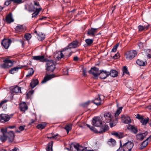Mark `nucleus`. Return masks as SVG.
<instances>
[{
  "label": "nucleus",
  "instance_id": "54",
  "mask_svg": "<svg viewBox=\"0 0 151 151\" xmlns=\"http://www.w3.org/2000/svg\"><path fill=\"white\" fill-rule=\"evenodd\" d=\"M136 118L137 119H141V120L143 118V116H141L139 114H137V115Z\"/></svg>",
  "mask_w": 151,
  "mask_h": 151
},
{
  "label": "nucleus",
  "instance_id": "20",
  "mask_svg": "<svg viewBox=\"0 0 151 151\" xmlns=\"http://www.w3.org/2000/svg\"><path fill=\"white\" fill-rule=\"evenodd\" d=\"M127 129L128 130H130L132 133L134 134H137L138 132L137 127L134 126L129 125L127 127Z\"/></svg>",
  "mask_w": 151,
  "mask_h": 151
},
{
  "label": "nucleus",
  "instance_id": "19",
  "mask_svg": "<svg viewBox=\"0 0 151 151\" xmlns=\"http://www.w3.org/2000/svg\"><path fill=\"white\" fill-rule=\"evenodd\" d=\"M151 135L149 137L147 138V139L145 140L140 145L139 147V148L140 150L143 149V148H144L145 147L147 146L148 144L147 141H148L149 142H150L151 141Z\"/></svg>",
  "mask_w": 151,
  "mask_h": 151
},
{
  "label": "nucleus",
  "instance_id": "8",
  "mask_svg": "<svg viewBox=\"0 0 151 151\" xmlns=\"http://www.w3.org/2000/svg\"><path fill=\"white\" fill-rule=\"evenodd\" d=\"M63 53L64 57L65 58H67L71 56L73 52H72L71 50L67 46L64 48L62 50Z\"/></svg>",
  "mask_w": 151,
  "mask_h": 151
},
{
  "label": "nucleus",
  "instance_id": "6",
  "mask_svg": "<svg viewBox=\"0 0 151 151\" xmlns=\"http://www.w3.org/2000/svg\"><path fill=\"white\" fill-rule=\"evenodd\" d=\"M137 52L135 50H131L127 52L125 54L126 58L129 60H132L137 55Z\"/></svg>",
  "mask_w": 151,
  "mask_h": 151
},
{
  "label": "nucleus",
  "instance_id": "35",
  "mask_svg": "<svg viewBox=\"0 0 151 151\" xmlns=\"http://www.w3.org/2000/svg\"><path fill=\"white\" fill-rule=\"evenodd\" d=\"M24 66H23L20 67H15L12 68L9 70V73L11 74H13L15 72V71H18L19 69H21Z\"/></svg>",
  "mask_w": 151,
  "mask_h": 151
},
{
  "label": "nucleus",
  "instance_id": "36",
  "mask_svg": "<svg viewBox=\"0 0 151 151\" xmlns=\"http://www.w3.org/2000/svg\"><path fill=\"white\" fill-rule=\"evenodd\" d=\"M73 146L77 150V151H79L80 150L79 147L80 145L79 144L76 143H72L70 145V148H72Z\"/></svg>",
  "mask_w": 151,
  "mask_h": 151
},
{
  "label": "nucleus",
  "instance_id": "9",
  "mask_svg": "<svg viewBox=\"0 0 151 151\" xmlns=\"http://www.w3.org/2000/svg\"><path fill=\"white\" fill-rule=\"evenodd\" d=\"M102 124V122L100 118L95 117L93 118L92 122V125L95 127H99Z\"/></svg>",
  "mask_w": 151,
  "mask_h": 151
},
{
  "label": "nucleus",
  "instance_id": "53",
  "mask_svg": "<svg viewBox=\"0 0 151 151\" xmlns=\"http://www.w3.org/2000/svg\"><path fill=\"white\" fill-rule=\"evenodd\" d=\"M12 0H7L4 3V4L6 6H8L11 3Z\"/></svg>",
  "mask_w": 151,
  "mask_h": 151
},
{
  "label": "nucleus",
  "instance_id": "13",
  "mask_svg": "<svg viewBox=\"0 0 151 151\" xmlns=\"http://www.w3.org/2000/svg\"><path fill=\"white\" fill-rule=\"evenodd\" d=\"M25 26L24 25L18 24L15 28L16 33L23 32L26 30Z\"/></svg>",
  "mask_w": 151,
  "mask_h": 151
},
{
  "label": "nucleus",
  "instance_id": "15",
  "mask_svg": "<svg viewBox=\"0 0 151 151\" xmlns=\"http://www.w3.org/2000/svg\"><path fill=\"white\" fill-rule=\"evenodd\" d=\"M33 59L35 60H39L41 62H46L47 61V59L45 58L44 55H39L33 56Z\"/></svg>",
  "mask_w": 151,
  "mask_h": 151
},
{
  "label": "nucleus",
  "instance_id": "39",
  "mask_svg": "<svg viewBox=\"0 0 151 151\" xmlns=\"http://www.w3.org/2000/svg\"><path fill=\"white\" fill-rule=\"evenodd\" d=\"M123 108V107H118L117 110L116 111L115 113V117H117L119 114L121 113L122 111V110Z\"/></svg>",
  "mask_w": 151,
  "mask_h": 151
},
{
  "label": "nucleus",
  "instance_id": "55",
  "mask_svg": "<svg viewBox=\"0 0 151 151\" xmlns=\"http://www.w3.org/2000/svg\"><path fill=\"white\" fill-rule=\"evenodd\" d=\"M109 142H111L112 143L113 145H115L116 144V141L113 139L111 138L110 139V140Z\"/></svg>",
  "mask_w": 151,
  "mask_h": 151
},
{
  "label": "nucleus",
  "instance_id": "56",
  "mask_svg": "<svg viewBox=\"0 0 151 151\" xmlns=\"http://www.w3.org/2000/svg\"><path fill=\"white\" fill-rule=\"evenodd\" d=\"M1 132L3 133V134H6V133L7 132L6 129H1Z\"/></svg>",
  "mask_w": 151,
  "mask_h": 151
},
{
  "label": "nucleus",
  "instance_id": "50",
  "mask_svg": "<svg viewBox=\"0 0 151 151\" xmlns=\"http://www.w3.org/2000/svg\"><path fill=\"white\" fill-rule=\"evenodd\" d=\"M12 18L13 17L12 13H9L6 16L5 19H12Z\"/></svg>",
  "mask_w": 151,
  "mask_h": 151
},
{
  "label": "nucleus",
  "instance_id": "16",
  "mask_svg": "<svg viewBox=\"0 0 151 151\" xmlns=\"http://www.w3.org/2000/svg\"><path fill=\"white\" fill-rule=\"evenodd\" d=\"M34 33L36 35L39 40L42 41L45 39V35L43 33L40 32H38L36 30H35Z\"/></svg>",
  "mask_w": 151,
  "mask_h": 151
},
{
  "label": "nucleus",
  "instance_id": "58",
  "mask_svg": "<svg viewBox=\"0 0 151 151\" xmlns=\"http://www.w3.org/2000/svg\"><path fill=\"white\" fill-rule=\"evenodd\" d=\"M109 125L110 127H113L115 126L116 124L113 122H110L109 123Z\"/></svg>",
  "mask_w": 151,
  "mask_h": 151
},
{
  "label": "nucleus",
  "instance_id": "7",
  "mask_svg": "<svg viewBox=\"0 0 151 151\" xmlns=\"http://www.w3.org/2000/svg\"><path fill=\"white\" fill-rule=\"evenodd\" d=\"M13 114L8 115L6 114H1L0 115V122L2 123H5L9 121Z\"/></svg>",
  "mask_w": 151,
  "mask_h": 151
},
{
  "label": "nucleus",
  "instance_id": "29",
  "mask_svg": "<svg viewBox=\"0 0 151 151\" xmlns=\"http://www.w3.org/2000/svg\"><path fill=\"white\" fill-rule=\"evenodd\" d=\"M109 129V127L108 125L105 124L103 126L100 128V130L99 132V133H102L105 132Z\"/></svg>",
  "mask_w": 151,
  "mask_h": 151
},
{
  "label": "nucleus",
  "instance_id": "17",
  "mask_svg": "<svg viewBox=\"0 0 151 151\" xmlns=\"http://www.w3.org/2000/svg\"><path fill=\"white\" fill-rule=\"evenodd\" d=\"M107 73L108 74H107V75H106L104 77H103V78L106 77H107L109 75L113 77H116L118 76V72L115 70L112 69L111 70L110 72H107Z\"/></svg>",
  "mask_w": 151,
  "mask_h": 151
},
{
  "label": "nucleus",
  "instance_id": "3",
  "mask_svg": "<svg viewBox=\"0 0 151 151\" xmlns=\"http://www.w3.org/2000/svg\"><path fill=\"white\" fill-rule=\"evenodd\" d=\"M120 147L122 148L123 151H131L132 149L134 146V143L131 141H128L122 145L120 141Z\"/></svg>",
  "mask_w": 151,
  "mask_h": 151
},
{
  "label": "nucleus",
  "instance_id": "51",
  "mask_svg": "<svg viewBox=\"0 0 151 151\" xmlns=\"http://www.w3.org/2000/svg\"><path fill=\"white\" fill-rule=\"evenodd\" d=\"M7 24H10L14 21V19H3Z\"/></svg>",
  "mask_w": 151,
  "mask_h": 151
},
{
  "label": "nucleus",
  "instance_id": "47",
  "mask_svg": "<svg viewBox=\"0 0 151 151\" xmlns=\"http://www.w3.org/2000/svg\"><path fill=\"white\" fill-rule=\"evenodd\" d=\"M24 37L26 40H28L31 38V35L30 34L27 33L24 35Z\"/></svg>",
  "mask_w": 151,
  "mask_h": 151
},
{
  "label": "nucleus",
  "instance_id": "49",
  "mask_svg": "<svg viewBox=\"0 0 151 151\" xmlns=\"http://www.w3.org/2000/svg\"><path fill=\"white\" fill-rule=\"evenodd\" d=\"M25 126H20L19 127V129L20 130V131H19L18 130H17L16 132L18 133H20L21 131H23L24 129V127Z\"/></svg>",
  "mask_w": 151,
  "mask_h": 151
},
{
  "label": "nucleus",
  "instance_id": "38",
  "mask_svg": "<svg viewBox=\"0 0 151 151\" xmlns=\"http://www.w3.org/2000/svg\"><path fill=\"white\" fill-rule=\"evenodd\" d=\"M123 72L122 76H123L124 74H126L128 75H129V73L128 70L126 66H124L122 69Z\"/></svg>",
  "mask_w": 151,
  "mask_h": 151
},
{
  "label": "nucleus",
  "instance_id": "34",
  "mask_svg": "<svg viewBox=\"0 0 151 151\" xmlns=\"http://www.w3.org/2000/svg\"><path fill=\"white\" fill-rule=\"evenodd\" d=\"M46 123L45 122L38 124L37 126V128L39 129H44L46 126Z\"/></svg>",
  "mask_w": 151,
  "mask_h": 151
},
{
  "label": "nucleus",
  "instance_id": "4",
  "mask_svg": "<svg viewBox=\"0 0 151 151\" xmlns=\"http://www.w3.org/2000/svg\"><path fill=\"white\" fill-rule=\"evenodd\" d=\"M3 62V63L0 64L1 68L6 69L12 66L13 65V61L7 58L4 60Z\"/></svg>",
  "mask_w": 151,
  "mask_h": 151
},
{
  "label": "nucleus",
  "instance_id": "60",
  "mask_svg": "<svg viewBox=\"0 0 151 151\" xmlns=\"http://www.w3.org/2000/svg\"><path fill=\"white\" fill-rule=\"evenodd\" d=\"M36 120V117L35 116V120H34L33 119H31V122L29 123V124L31 125L32 124L34 123Z\"/></svg>",
  "mask_w": 151,
  "mask_h": 151
},
{
  "label": "nucleus",
  "instance_id": "30",
  "mask_svg": "<svg viewBox=\"0 0 151 151\" xmlns=\"http://www.w3.org/2000/svg\"><path fill=\"white\" fill-rule=\"evenodd\" d=\"M53 142L51 141L47 144V147L46 148V151H53Z\"/></svg>",
  "mask_w": 151,
  "mask_h": 151
},
{
  "label": "nucleus",
  "instance_id": "33",
  "mask_svg": "<svg viewBox=\"0 0 151 151\" xmlns=\"http://www.w3.org/2000/svg\"><path fill=\"white\" fill-rule=\"evenodd\" d=\"M111 134L119 139H120L122 137V134L121 132H114L111 133Z\"/></svg>",
  "mask_w": 151,
  "mask_h": 151
},
{
  "label": "nucleus",
  "instance_id": "61",
  "mask_svg": "<svg viewBox=\"0 0 151 151\" xmlns=\"http://www.w3.org/2000/svg\"><path fill=\"white\" fill-rule=\"evenodd\" d=\"M86 125L88 127H89L91 130H94V127L92 126L91 127L90 125L87 124H86Z\"/></svg>",
  "mask_w": 151,
  "mask_h": 151
},
{
  "label": "nucleus",
  "instance_id": "45",
  "mask_svg": "<svg viewBox=\"0 0 151 151\" xmlns=\"http://www.w3.org/2000/svg\"><path fill=\"white\" fill-rule=\"evenodd\" d=\"M146 53L147 54V56L149 58H151V50L150 49H147L146 50Z\"/></svg>",
  "mask_w": 151,
  "mask_h": 151
},
{
  "label": "nucleus",
  "instance_id": "62",
  "mask_svg": "<svg viewBox=\"0 0 151 151\" xmlns=\"http://www.w3.org/2000/svg\"><path fill=\"white\" fill-rule=\"evenodd\" d=\"M117 50V48H115L114 46L112 48L111 52H115Z\"/></svg>",
  "mask_w": 151,
  "mask_h": 151
},
{
  "label": "nucleus",
  "instance_id": "48",
  "mask_svg": "<svg viewBox=\"0 0 151 151\" xmlns=\"http://www.w3.org/2000/svg\"><path fill=\"white\" fill-rule=\"evenodd\" d=\"M90 102V101H88L87 102H86L82 104L81 105L83 107H86L88 106V105L89 104Z\"/></svg>",
  "mask_w": 151,
  "mask_h": 151
},
{
  "label": "nucleus",
  "instance_id": "28",
  "mask_svg": "<svg viewBox=\"0 0 151 151\" xmlns=\"http://www.w3.org/2000/svg\"><path fill=\"white\" fill-rule=\"evenodd\" d=\"M92 102L97 106L100 105L101 104V100L99 95L97 97L95 98V99L93 100Z\"/></svg>",
  "mask_w": 151,
  "mask_h": 151
},
{
  "label": "nucleus",
  "instance_id": "24",
  "mask_svg": "<svg viewBox=\"0 0 151 151\" xmlns=\"http://www.w3.org/2000/svg\"><path fill=\"white\" fill-rule=\"evenodd\" d=\"M19 107L20 110L24 112L27 110L28 108L26 103L25 102L20 103L19 105Z\"/></svg>",
  "mask_w": 151,
  "mask_h": 151
},
{
  "label": "nucleus",
  "instance_id": "10",
  "mask_svg": "<svg viewBox=\"0 0 151 151\" xmlns=\"http://www.w3.org/2000/svg\"><path fill=\"white\" fill-rule=\"evenodd\" d=\"M12 40L10 39H4L2 40L1 44L6 49H8L10 46Z\"/></svg>",
  "mask_w": 151,
  "mask_h": 151
},
{
  "label": "nucleus",
  "instance_id": "41",
  "mask_svg": "<svg viewBox=\"0 0 151 151\" xmlns=\"http://www.w3.org/2000/svg\"><path fill=\"white\" fill-rule=\"evenodd\" d=\"M65 58L64 57L63 53V52H62V50L60 52H58V55L57 56V58L58 60L61 59L62 58Z\"/></svg>",
  "mask_w": 151,
  "mask_h": 151
},
{
  "label": "nucleus",
  "instance_id": "23",
  "mask_svg": "<svg viewBox=\"0 0 151 151\" xmlns=\"http://www.w3.org/2000/svg\"><path fill=\"white\" fill-rule=\"evenodd\" d=\"M122 122L125 124H129L131 122V119L130 117L128 116H125L124 115L121 116Z\"/></svg>",
  "mask_w": 151,
  "mask_h": 151
},
{
  "label": "nucleus",
  "instance_id": "31",
  "mask_svg": "<svg viewBox=\"0 0 151 151\" xmlns=\"http://www.w3.org/2000/svg\"><path fill=\"white\" fill-rule=\"evenodd\" d=\"M137 64L140 66H144L146 65L147 63L146 61L145 62L143 60L138 59L136 61Z\"/></svg>",
  "mask_w": 151,
  "mask_h": 151
},
{
  "label": "nucleus",
  "instance_id": "25",
  "mask_svg": "<svg viewBox=\"0 0 151 151\" xmlns=\"http://www.w3.org/2000/svg\"><path fill=\"white\" fill-rule=\"evenodd\" d=\"M11 90L12 93H21V88L18 86L12 87Z\"/></svg>",
  "mask_w": 151,
  "mask_h": 151
},
{
  "label": "nucleus",
  "instance_id": "52",
  "mask_svg": "<svg viewBox=\"0 0 151 151\" xmlns=\"http://www.w3.org/2000/svg\"><path fill=\"white\" fill-rule=\"evenodd\" d=\"M138 28L139 29V31H142L145 29L144 27L143 26L141 25H139L138 26Z\"/></svg>",
  "mask_w": 151,
  "mask_h": 151
},
{
  "label": "nucleus",
  "instance_id": "26",
  "mask_svg": "<svg viewBox=\"0 0 151 151\" xmlns=\"http://www.w3.org/2000/svg\"><path fill=\"white\" fill-rule=\"evenodd\" d=\"M39 83V81L37 79H32L30 82V86L33 88L35 87Z\"/></svg>",
  "mask_w": 151,
  "mask_h": 151
},
{
  "label": "nucleus",
  "instance_id": "27",
  "mask_svg": "<svg viewBox=\"0 0 151 151\" xmlns=\"http://www.w3.org/2000/svg\"><path fill=\"white\" fill-rule=\"evenodd\" d=\"M7 100H4L2 101L0 103V109L2 108L4 110H5L7 109L6 102Z\"/></svg>",
  "mask_w": 151,
  "mask_h": 151
},
{
  "label": "nucleus",
  "instance_id": "63",
  "mask_svg": "<svg viewBox=\"0 0 151 151\" xmlns=\"http://www.w3.org/2000/svg\"><path fill=\"white\" fill-rule=\"evenodd\" d=\"M11 151H19V150L17 148L15 147L12 149Z\"/></svg>",
  "mask_w": 151,
  "mask_h": 151
},
{
  "label": "nucleus",
  "instance_id": "40",
  "mask_svg": "<svg viewBox=\"0 0 151 151\" xmlns=\"http://www.w3.org/2000/svg\"><path fill=\"white\" fill-rule=\"evenodd\" d=\"M28 70V73L26 75L27 77L32 76L34 73L33 69L32 68H29Z\"/></svg>",
  "mask_w": 151,
  "mask_h": 151
},
{
  "label": "nucleus",
  "instance_id": "12",
  "mask_svg": "<svg viewBox=\"0 0 151 151\" xmlns=\"http://www.w3.org/2000/svg\"><path fill=\"white\" fill-rule=\"evenodd\" d=\"M99 69L98 68L95 67L91 68V70H89L88 72L90 74L93 75L94 77H97L100 75V73H98Z\"/></svg>",
  "mask_w": 151,
  "mask_h": 151
},
{
  "label": "nucleus",
  "instance_id": "18",
  "mask_svg": "<svg viewBox=\"0 0 151 151\" xmlns=\"http://www.w3.org/2000/svg\"><path fill=\"white\" fill-rule=\"evenodd\" d=\"M97 29L91 28L90 29H88L87 35L94 37L95 35V33L97 32Z\"/></svg>",
  "mask_w": 151,
  "mask_h": 151
},
{
  "label": "nucleus",
  "instance_id": "5",
  "mask_svg": "<svg viewBox=\"0 0 151 151\" xmlns=\"http://www.w3.org/2000/svg\"><path fill=\"white\" fill-rule=\"evenodd\" d=\"M46 70L49 71L53 72L55 68V66L52 60H48L46 62Z\"/></svg>",
  "mask_w": 151,
  "mask_h": 151
},
{
  "label": "nucleus",
  "instance_id": "14",
  "mask_svg": "<svg viewBox=\"0 0 151 151\" xmlns=\"http://www.w3.org/2000/svg\"><path fill=\"white\" fill-rule=\"evenodd\" d=\"M81 45L79 42L78 41H74L67 46L70 49L79 47Z\"/></svg>",
  "mask_w": 151,
  "mask_h": 151
},
{
  "label": "nucleus",
  "instance_id": "46",
  "mask_svg": "<svg viewBox=\"0 0 151 151\" xmlns=\"http://www.w3.org/2000/svg\"><path fill=\"white\" fill-rule=\"evenodd\" d=\"M14 3L17 4H20L24 2V0H12Z\"/></svg>",
  "mask_w": 151,
  "mask_h": 151
},
{
  "label": "nucleus",
  "instance_id": "32",
  "mask_svg": "<svg viewBox=\"0 0 151 151\" xmlns=\"http://www.w3.org/2000/svg\"><path fill=\"white\" fill-rule=\"evenodd\" d=\"M101 72L99 73H100V78L101 79H105L107 77H106L104 78H103V77H104L105 76L107 75V74H108L106 70H101Z\"/></svg>",
  "mask_w": 151,
  "mask_h": 151
},
{
  "label": "nucleus",
  "instance_id": "2",
  "mask_svg": "<svg viewBox=\"0 0 151 151\" xmlns=\"http://www.w3.org/2000/svg\"><path fill=\"white\" fill-rule=\"evenodd\" d=\"M14 138V133L13 131H10L6 134H3L0 136V139L2 142L5 141L7 138L10 142H12Z\"/></svg>",
  "mask_w": 151,
  "mask_h": 151
},
{
  "label": "nucleus",
  "instance_id": "11",
  "mask_svg": "<svg viewBox=\"0 0 151 151\" xmlns=\"http://www.w3.org/2000/svg\"><path fill=\"white\" fill-rule=\"evenodd\" d=\"M104 117L102 118V119L105 123H108L111 122V115L109 112H106L104 114Z\"/></svg>",
  "mask_w": 151,
  "mask_h": 151
},
{
  "label": "nucleus",
  "instance_id": "44",
  "mask_svg": "<svg viewBox=\"0 0 151 151\" xmlns=\"http://www.w3.org/2000/svg\"><path fill=\"white\" fill-rule=\"evenodd\" d=\"M58 136H59V135L58 134H56L54 136H49V135H48L47 136V138L49 139H56Z\"/></svg>",
  "mask_w": 151,
  "mask_h": 151
},
{
  "label": "nucleus",
  "instance_id": "37",
  "mask_svg": "<svg viewBox=\"0 0 151 151\" xmlns=\"http://www.w3.org/2000/svg\"><path fill=\"white\" fill-rule=\"evenodd\" d=\"M72 124H69L66 125L64 129L66 130V131L68 134L69 132L72 129Z\"/></svg>",
  "mask_w": 151,
  "mask_h": 151
},
{
  "label": "nucleus",
  "instance_id": "42",
  "mask_svg": "<svg viewBox=\"0 0 151 151\" xmlns=\"http://www.w3.org/2000/svg\"><path fill=\"white\" fill-rule=\"evenodd\" d=\"M85 41L87 44V46H90L93 43V40L92 39H87L85 40Z\"/></svg>",
  "mask_w": 151,
  "mask_h": 151
},
{
  "label": "nucleus",
  "instance_id": "1",
  "mask_svg": "<svg viewBox=\"0 0 151 151\" xmlns=\"http://www.w3.org/2000/svg\"><path fill=\"white\" fill-rule=\"evenodd\" d=\"M25 6V9L29 12H32L35 11L32 14V18H36L37 16L42 9L41 7H39L38 8H36L32 5H30L28 4L26 5Z\"/></svg>",
  "mask_w": 151,
  "mask_h": 151
},
{
  "label": "nucleus",
  "instance_id": "43",
  "mask_svg": "<svg viewBox=\"0 0 151 151\" xmlns=\"http://www.w3.org/2000/svg\"><path fill=\"white\" fill-rule=\"evenodd\" d=\"M149 121V119L148 118H146L145 119L143 118L140 120V122L143 125H146Z\"/></svg>",
  "mask_w": 151,
  "mask_h": 151
},
{
  "label": "nucleus",
  "instance_id": "21",
  "mask_svg": "<svg viewBox=\"0 0 151 151\" xmlns=\"http://www.w3.org/2000/svg\"><path fill=\"white\" fill-rule=\"evenodd\" d=\"M55 76L54 74L49 75L47 76H45L43 80L41 82L42 83H45L47 81L50 80L52 78L55 77Z\"/></svg>",
  "mask_w": 151,
  "mask_h": 151
},
{
  "label": "nucleus",
  "instance_id": "64",
  "mask_svg": "<svg viewBox=\"0 0 151 151\" xmlns=\"http://www.w3.org/2000/svg\"><path fill=\"white\" fill-rule=\"evenodd\" d=\"M34 5L35 6H37L38 7H39V8L40 7V5L39 3H37V2H34Z\"/></svg>",
  "mask_w": 151,
  "mask_h": 151
},
{
  "label": "nucleus",
  "instance_id": "22",
  "mask_svg": "<svg viewBox=\"0 0 151 151\" xmlns=\"http://www.w3.org/2000/svg\"><path fill=\"white\" fill-rule=\"evenodd\" d=\"M148 133V132H146L143 133L137 134L136 136L137 139L139 140H142L147 134Z\"/></svg>",
  "mask_w": 151,
  "mask_h": 151
},
{
  "label": "nucleus",
  "instance_id": "59",
  "mask_svg": "<svg viewBox=\"0 0 151 151\" xmlns=\"http://www.w3.org/2000/svg\"><path fill=\"white\" fill-rule=\"evenodd\" d=\"M83 76H85L86 75L87 71L86 69H83Z\"/></svg>",
  "mask_w": 151,
  "mask_h": 151
},
{
  "label": "nucleus",
  "instance_id": "57",
  "mask_svg": "<svg viewBox=\"0 0 151 151\" xmlns=\"http://www.w3.org/2000/svg\"><path fill=\"white\" fill-rule=\"evenodd\" d=\"M119 57V54L118 53H117L114 55V59H116L118 58Z\"/></svg>",
  "mask_w": 151,
  "mask_h": 151
}]
</instances>
